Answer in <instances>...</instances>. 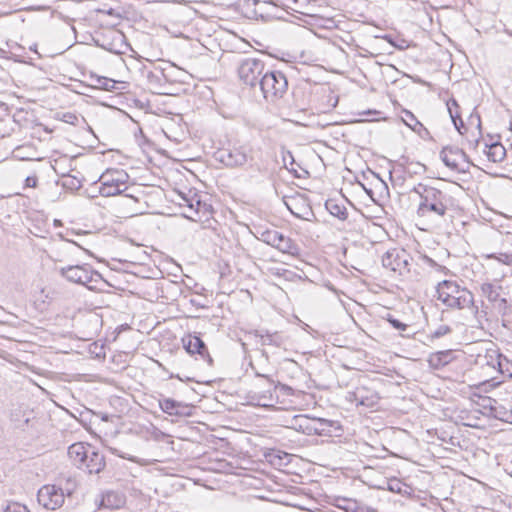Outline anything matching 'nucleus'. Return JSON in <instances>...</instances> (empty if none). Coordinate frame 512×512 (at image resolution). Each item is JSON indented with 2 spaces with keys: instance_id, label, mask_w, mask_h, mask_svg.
Listing matches in <instances>:
<instances>
[{
  "instance_id": "nucleus-12",
  "label": "nucleus",
  "mask_w": 512,
  "mask_h": 512,
  "mask_svg": "<svg viewBox=\"0 0 512 512\" xmlns=\"http://www.w3.org/2000/svg\"><path fill=\"white\" fill-rule=\"evenodd\" d=\"M444 305L453 309L472 308L475 313L478 312V307L474 305V296L467 288L460 291L458 294L451 298L445 297Z\"/></svg>"
},
{
  "instance_id": "nucleus-47",
  "label": "nucleus",
  "mask_w": 512,
  "mask_h": 512,
  "mask_svg": "<svg viewBox=\"0 0 512 512\" xmlns=\"http://www.w3.org/2000/svg\"><path fill=\"white\" fill-rule=\"evenodd\" d=\"M147 78L151 84L154 82H159V80H160V77L157 74H155L154 72H148Z\"/></svg>"
},
{
  "instance_id": "nucleus-43",
  "label": "nucleus",
  "mask_w": 512,
  "mask_h": 512,
  "mask_svg": "<svg viewBox=\"0 0 512 512\" xmlns=\"http://www.w3.org/2000/svg\"><path fill=\"white\" fill-rule=\"evenodd\" d=\"M469 121H470L471 124H473L474 121L476 122V127L478 128L479 133L481 134V118H480V115L478 113H472L470 115Z\"/></svg>"
},
{
  "instance_id": "nucleus-32",
  "label": "nucleus",
  "mask_w": 512,
  "mask_h": 512,
  "mask_svg": "<svg viewBox=\"0 0 512 512\" xmlns=\"http://www.w3.org/2000/svg\"><path fill=\"white\" fill-rule=\"evenodd\" d=\"M498 373L502 375H506L509 378H512V361H510L506 356H501L500 365L498 368Z\"/></svg>"
},
{
  "instance_id": "nucleus-45",
  "label": "nucleus",
  "mask_w": 512,
  "mask_h": 512,
  "mask_svg": "<svg viewBox=\"0 0 512 512\" xmlns=\"http://www.w3.org/2000/svg\"><path fill=\"white\" fill-rule=\"evenodd\" d=\"M417 133L422 139H431V134L429 130L422 124V129H417V131H414Z\"/></svg>"
},
{
  "instance_id": "nucleus-19",
  "label": "nucleus",
  "mask_w": 512,
  "mask_h": 512,
  "mask_svg": "<svg viewBox=\"0 0 512 512\" xmlns=\"http://www.w3.org/2000/svg\"><path fill=\"white\" fill-rule=\"evenodd\" d=\"M252 334L259 338L262 346L281 347L284 344V338L279 332H269L264 330H254Z\"/></svg>"
},
{
  "instance_id": "nucleus-15",
  "label": "nucleus",
  "mask_w": 512,
  "mask_h": 512,
  "mask_svg": "<svg viewBox=\"0 0 512 512\" xmlns=\"http://www.w3.org/2000/svg\"><path fill=\"white\" fill-rule=\"evenodd\" d=\"M379 399L380 397L376 391L370 390L364 386L357 387L354 391V402H356L357 405L374 407Z\"/></svg>"
},
{
  "instance_id": "nucleus-26",
  "label": "nucleus",
  "mask_w": 512,
  "mask_h": 512,
  "mask_svg": "<svg viewBox=\"0 0 512 512\" xmlns=\"http://www.w3.org/2000/svg\"><path fill=\"white\" fill-rule=\"evenodd\" d=\"M90 80L93 82V86L105 91H113L118 84L117 81L107 78L104 76H98L95 74L90 75Z\"/></svg>"
},
{
  "instance_id": "nucleus-16",
  "label": "nucleus",
  "mask_w": 512,
  "mask_h": 512,
  "mask_svg": "<svg viewBox=\"0 0 512 512\" xmlns=\"http://www.w3.org/2000/svg\"><path fill=\"white\" fill-rule=\"evenodd\" d=\"M106 466L105 457L93 448L89 451L83 467L89 474H99Z\"/></svg>"
},
{
  "instance_id": "nucleus-24",
  "label": "nucleus",
  "mask_w": 512,
  "mask_h": 512,
  "mask_svg": "<svg viewBox=\"0 0 512 512\" xmlns=\"http://www.w3.org/2000/svg\"><path fill=\"white\" fill-rule=\"evenodd\" d=\"M336 424V422L332 420H327L324 418H313V435L319 436H331L332 435V427Z\"/></svg>"
},
{
  "instance_id": "nucleus-13",
  "label": "nucleus",
  "mask_w": 512,
  "mask_h": 512,
  "mask_svg": "<svg viewBox=\"0 0 512 512\" xmlns=\"http://www.w3.org/2000/svg\"><path fill=\"white\" fill-rule=\"evenodd\" d=\"M159 406L164 413L171 416L189 417L192 415V407L190 405L171 398L160 399Z\"/></svg>"
},
{
  "instance_id": "nucleus-22",
  "label": "nucleus",
  "mask_w": 512,
  "mask_h": 512,
  "mask_svg": "<svg viewBox=\"0 0 512 512\" xmlns=\"http://www.w3.org/2000/svg\"><path fill=\"white\" fill-rule=\"evenodd\" d=\"M452 359L451 350L438 351L429 356L428 363L431 368L438 370L449 364Z\"/></svg>"
},
{
  "instance_id": "nucleus-54",
  "label": "nucleus",
  "mask_w": 512,
  "mask_h": 512,
  "mask_svg": "<svg viewBox=\"0 0 512 512\" xmlns=\"http://www.w3.org/2000/svg\"><path fill=\"white\" fill-rule=\"evenodd\" d=\"M401 335H402V337H405V336L409 337L410 336V334H401Z\"/></svg>"
},
{
  "instance_id": "nucleus-14",
  "label": "nucleus",
  "mask_w": 512,
  "mask_h": 512,
  "mask_svg": "<svg viewBox=\"0 0 512 512\" xmlns=\"http://www.w3.org/2000/svg\"><path fill=\"white\" fill-rule=\"evenodd\" d=\"M91 449V445H84L82 442L73 443L68 447V457L76 467L82 468Z\"/></svg>"
},
{
  "instance_id": "nucleus-42",
  "label": "nucleus",
  "mask_w": 512,
  "mask_h": 512,
  "mask_svg": "<svg viewBox=\"0 0 512 512\" xmlns=\"http://www.w3.org/2000/svg\"><path fill=\"white\" fill-rule=\"evenodd\" d=\"M496 400L490 398V397H485L483 398V403H482V407L483 408H489L491 413H493V411L495 410V407H494V404H496Z\"/></svg>"
},
{
  "instance_id": "nucleus-44",
  "label": "nucleus",
  "mask_w": 512,
  "mask_h": 512,
  "mask_svg": "<svg viewBox=\"0 0 512 512\" xmlns=\"http://www.w3.org/2000/svg\"><path fill=\"white\" fill-rule=\"evenodd\" d=\"M38 179L35 175L27 176L25 179V187L35 188L37 186Z\"/></svg>"
},
{
  "instance_id": "nucleus-23",
  "label": "nucleus",
  "mask_w": 512,
  "mask_h": 512,
  "mask_svg": "<svg viewBox=\"0 0 512 512\" xmlns=\"http://www.w3.org/2000/svg\"><path fill=\"white\" fill-rule=\"evenodd\" d=\"M326 210L339 220H346L348 218V211L344 204L338 202L336 199H327L325 202Z\"/></svg>"
},
{
  "instance_id": "nucleus-5",
  "label": "nucleus",
  "mask_w": 512,
  "mask_h": 512,
  "mask_svg": "<svg viewBox=\"0 0 512 512\" xmlns=\"http://www.w3.org/2000/svg\"><path fill=\"white\" fill-rule=\"evenodd\" d=\"M58 271L67 281L86 286L90 290L96 289L97 284L103 281L102 275L88 265H69L59 268Z\"/></svg>"
},
{
  "instance_id": "nucleus-35",
  "label": "nucleus",
  "mask_w": 512,
  "mask_h": 512,
  "mask_svg": "<svg viewBox=\"0 0 512 512\" xmlns=\"http://www.w3.org/2000/svg\"><path fill=\"white\" fill-rule=\"evenodd\" d=\"M386 320L390 323V325L396 329V330H400V331H406L408 329V325L401 322L400 320L394 318L392 315H388Z\"/></svg>"
},
{
  "instance_id": "nucleus-53",
  "label": "nucleus",
  "mask_w": 512,
  "mask_h": 512,
  "mask_svg": "<svg viewBox=\"0 0 512 512\" xmlns=\"http://www.w3.org/2000/svg\"><path fill=\"white\" fill-rule=\"evenodd\" d=\"M394 488H396V485H393V487H392V486H390V487H389V489H390L391 491H395V489H394Z\"/></svg>"
},
{
  "instance_id": "nucleus-18",
  "label": "nucleus",
  "mask_w": 512,
  "mask_h": 512,
  "mask_svg": "<svg viewBox=\"0 0 512 512\" xmlns=\"http://www.w3.org/2000/svg\"><path fill=\"white\" fill-rule=\"evenodd\" d=\"M465 289L464 287L459 286L454 281L449 280H443L437 285L436 292H437V298L439 301H441L443 304L445 303L447 296L448 298H451L452 296L458 294L460 291Z\"/></svg>"
},
{
  "instance_id": "nucleus-49",
  "label": "nucleus",
  "mask_w": 512,
  "mask_h": 512,
  "mask_svg": "<svg viewBox=\"0 0 512 512\" xmlns=\"http://www.w3.org/2000/svg\"><path fill=\"white\" fill-rule=\"evenodd\" d=\"M347 398L350 400V401H353L354 402V391L352 392H348V396Z\"/></svg>"
},
{
  "instance_id": "nucleus-28",
  "label": "nucleus",
  "mask_w": 512,
  "mask_h": 512,
  "mask_svg": "<svg viewBox=\"0 0 512 512\" xmlns=\"http://www.w3.org/2000/svg\"><path fill=\"white\" fill-rule=\"evenodd\" d=\"M290 212L297 218L301 220L311 221L312 218H314V212L312 208L308 205H302L301 208L297 207V204H294V206L290 204H286Z\"/></svg>"
},
{
  "instance_id": "nucleus-52",
  "label": "nucleus",
  "mask_w": 512,
  "mask_h": 512,
  "mask_svg": "<svg viewBox=\"0 0 512 512\" xmlns=\"http://www.w3.org/2000/svg\"><path fill=\"white\" fill-rule=\"evenodd\" d=\"M394 488H396V485H393V487H392V486H390V487H389V489H390L391 491H395V489H394Z\"/></svg>"
},
{
  "instance_id": "nucleus-46",
  "label": "nucleus",
  "mask_w": 512,
  "mask_h": 512,
  "mask_svg": "<svg viewBox=\"0 0 512 512\" xmlns=\"http://www.w3.org/2000/svg\"><path fill=\"white\" fill-rule=\"evenodd\" d=\"M109 450L112 454L120 457V458H123V459H128V460H132L133 461V458L130 457L129 455L125 454V453H122L118 448L116 447H109Z\"/></svg>"
},
{
  "instance_id": "nucleus-27",
  "label": "nucleus",
  "mask_w": 512,
  "mask_h": 512,
  "mask_svg": "<svg viewBox=\"0 0 512 512\" xmlns=\"http://www.w3.org/2000/svg\"><path fill=\"white\" fill-rule=\"evenodd\" d=\"M487 157L492 162H501L506 156V150L500 142L492 143L487 146Z\"/></svg>"
},
{
  "instance_id": "nucleus-6",
  "label": "nucleus",
  "mask_w": 512,
  "mask_h": 512,
  "mask_svg": "<svg viewBox=\"0 0 512 512\" xmlns=\"http://www.w3.org/2000/svg\"><path fill=\"white\" fill-rule=\"evenodd\" d=\"M440 158L447 167L459 173H466L472 165L468 155L457 146L443 147Z\"/></svg>"
},
{
  "instance_id": "nucleus-48",
  "label": "nucleus",
  "mask_w": 512,
  "mask_h": 512,
  "mask_svg": "<svg viewBox=\"0 0 512 512\" xmlns=\"http://www.w3.org/2000/svg\"><path fill=\"white\" fill-rule=\"evenodd\" d=\"M385 40H387L390 44H392L393 46L397 47V48H400L402 49L403 47L402 46H399V45H396L393 40H392V37L390 35H385L383 37Z\"/></svg>"
},
{
  "instance_id": "nucleus-39",
  "label": "nucleus",
  "mask_w": 512,
  "mask_h": 512,
  "mask_svg": "<svg viewBox=\"0 0 512 512\" xmlns=\"http://www.w3.org/2000/svg\"><path fill=\"white\" fill-rule=\"evenodd\" d=\"M276 1L279 2L283 7L297 11L299 8L300 2H303L304 0H276Z\"/></svg>"
},
{
  "instance_id": "nucleus-1",
  "label": "nucleus",
  "mask_w": 512,
  "mask_h": 512,
  "mask_svg": "<svg viewBox=\"0 0 512 512\" xmlns=\"http://www.w3.org/2000/svg\"><path fill=\"white\" fill-rule=\"evenodd\" d=\"M411 193L418 195L419 203L417 215L419 217L443 218L452 205V198L447 193L435 187L418 183L411 189Z\"/></svg>"
},
{
  "instance_id": "nucleus-17",
  "label": "nucleus",
  "mask_w": 512,
  "mask_h": 512,
  "mask_svg": "<svg viewBox=\"0 0 512 512\" xmlns=\"http://www.w3.org/2000/svg\"><path fill=\"white\" fill-rule=\"evenodd\" d=\"M501 356L498 350L487 349L484 354H478L476 357V364L480 367H488L498 372L501 361Z\"/></svg>"
},
{
  "instance_id": "nucleus-3",
  "label": "nucleus",
  "mask_w": 512,
  "mask_h": 512,
  "mask_svg": "<svg viewBox=\"0 0 512 512\" xmlns=\"http://www.w3.org/2000/svg\"><path fill=\"white\" fill-rule=\"evenodd\" d=\"M128 179L129 175L124 170L108 169L99 177V193L104 197L124 194L125 197L138 201L133 195L125 193L128 189Z\"/></svg>"
},
{
  "instance_id": "nucleus-50",
  "label": "nucleus",
  "mask_w": 512,
  "mask_h": 512,
  "mask_svg": "<svg viewBox=\"0 0 512 512\" xmlns=\"http://www.w3.org/2000/svg\"><path fill=\"white\" fill-rule=\"evenodd\" d=\"M256 376H258V377H264V378L268 379L269 381H271V380L269 379V377H268V376H266V375H263V374H260V373H256Z\"/></svg>"
},
{
  "instance_id": "nucleus-36",
  "label": "nucleus",
  "mask_w": 512,
  "mask_h": 512,
  "mask_svg": "<svg viewBox=\"0 0 512 512\" xmlns=\"http://www.w3.org/2000/svg\"><path fill=\"white\" fill-rule=\"evenodd\" d=\"M488 257L492 258V259H496L499 262L506 264V265L512 264V253H499L498 255L491 254Z\"/></svg>"
},
{
  "instance_id": "nucleus-34",
  "label": "nucleus",
  "mask_w": 512,
  "mask_h": 512,
  "mask_svg": "<svg viewBox=\"0 0 512 512\" xmlns=\"http://www.w3.org/2000/svg\"><path fill=\"white\" fill-rule=\"evenodd\" d=\"M187 202H188V207L190 210H193L195 212V214H199V212L201 210H204V211H207L208 210V205L206 203H203L201 200L197 199V200H187L185 199Z\"/></svg>"
},
{
  "instance_id": "nucleus-8",
  "label": "nucleus",
  "mask_w": 512,
  "mask_h": 512,
  "mask_svg": "<svg viewBox=\"0 0 512 512\" xmlns=\"http://www.w3.org/2000/svg\"><path fill=\"white\" fill-rule=\"evenodd\" d=\"M410 259L405 250L392 249L382 256V265L384 268L402 275L410 271Z\"/></svg>"
},
{
  "instance_id": "nucleus-21",
  "label": "nucleus",
  "mask_w": 512,
  "mask_h": 512,
  "mask_svg": "<svg viewBox=\"0 0 512 512\" xmlns=\"http://www.w3.org/2000/svg\"><path fill=\"white\" fill-rule=\"evenodd\" d=\"M292 427L305 435H313L315 430L313 429V418L307 415H296L292 419Z\"/></svg>"
},
{
  "instance_id": "nucleus-7",
  "label": "nucleus",
  "mask_w": 512,
  "mask_h": 512,
  "mask_svg": "<svg viewBox=\"0 0 512 512\" xmlns=\"http://www.w3.org/2000/svg\"><path fill=\"white\" fill-rule=\"evenodd\" d=\"M65 495L63 489L56 485L47 484L42 486L37 493L38 503L47 510H56L64 503Z\"/></svg>"
},
{
  "instance_id": "nucleus-20",
  "label": "nucleus",
  "mask_w": 512,
  "mask_h": 512,
  "mask_svg": "<svg viewBox=\"0 0 512 512\" xmlns=\"http://www.w3.org/2000/svg\"><path fill=\"white\" fill-rule=\"evenodd\" d=\"M447 110L449 112L450 118L454 124L455 129L461 134H464V131L462 129H465L464 122L460 115V107L458 105V102L451 98L447 101Z\"/></svg>"
},
{
  "instance_id": "nucleus-33",
  "label": "nucleus",
  "mask_w": 512,
  "mask_h": 512,
  "mask_svg": "<svg viewBox=\"0 0 512 512\" xmlns=\"http://www.w3.org/2000/svg\"><path fill=\"white\" fill-rule=\"evenodd\" d=\"M62 177L66 178L63 182V186L69 189H79L82 186L81 180L76 176L70 174H62Z\"/></svg>"
},
{
  "instance_id": "nucleus-10",
  "label": "nucleus",
  "mask_w": 512,
  "mask_h": 512,
  "mask_svg": "<svg viewBox=\"0 0 512 512\" xmlns=\"http://www.w3.org/2000/svg\"><path fill=\"white\" fill-rule=\"evenodd\" d=\"M184 349L190 355H198L199 359L212 365L213 359L209 354L208 348L200 336L188 334L182 338Z\"/></svg>"
},
{
  "instance_id": "nucleus-29",
  "label": "nucleus",
  "mask_w": 512,
  "mask_h": 512,
  "mask_svg": "<svg viewBox=\"0 0 512 512\" xmlns=\"http://www.w3.org/2000/svg\"><path fill=\"white\" fill-rule=\"evenodd\" d=\"M102 504L109 508H119L124 504V498L115 492H108L103 496Z\"/></svg>"
},
{
  "instance_id": "nucleus-40",
  "label": "nucleus",
  "mask_w": 512,
  "mask_h": 512,
  "mask_svg": "<svg viewBox=\"0 0 512 512\" xmlns=\"http://www.w3.org/2000/svg\"><path fill=\"white\" fill-rule=\"evenodd\" d=\"M451 332V328L448 325H440L435 331L431 333L432 338H440Z\"/></svg>"
},
{
  "instance_id": "nucleus-30",
  "label": "nucleus",
  "mask_w": 512,
  "mask_h": 512,
  "mask_svg": "<svg viewBox=\"0 0 512 512\" xmlns=\"http://www.w3.org/2000/svg\"><path fill=\"white\" fill-rule=\"evenodd\" d=\"M402 120L406 126H408L412 131H417V129H422V123L416 118V116L409 110H402Z\"/></svg>"
},
{
  "instance_id": "nucleus-4",
  "label": "nucleus",
  "mask_w": 512,
  "mask_h": 512,
  "mask_svg": "<svg viewBox=\"0 0 512 512\" xmlns=\"http://www.w3.org/2000/svg\"><path fill=\"white\" fill-rule=\"evenodd\" d=\"M266 70L265 61L256 57H241L237 61L236 72L239 81L252 90H256Z\"/></svg>"
},
{
  "instance_id": "nucleus-31",
  "label": "nucleus",
  "mask_w": 512,
  "mask_h": 512,
  "mask_svg": "<svg viewBox=\"0 0 512 512\" xmlns=\"http://www.w3.org/2000/svg\"><path fill=\"white\" fill-rule=\"evenodd\" d=\"M280 234L281 232L276 230H265L261 233L260 239L264 243L274 247L278 241V238H280Z\"/></svg>"
},
{
  "instance_id": "nucleus-11",
  "label": "nucleus",
  "mask_w": 512,
  "mask_h": 512,
  "mask_svg": "<svg viewBox=\"0 0 512 512\" xmlns=\"http://www.w3.org/2000/svg\"><path fill=\"white\" fill-rule=\"evenodd\" d=\"M480 290L484 297H486L490 302L494 303L500 313H506L507 300L501 295L503 291L501 285L487 282L481 284Z\"/></svg>"
},
{
  "instance_id": "nucleus-37",
  "label": "nucleus",
  "mask_w": 512,
  "mask_h": 512,
  "mask_svg": "<svg viewBox=\"0 0 512 512\" xmlns=\"http://www.w3.org/2000/svg\"><path fill=\"white\" fill-rule=\"evenodd\" d=\"M4 512H29V510L18 502H10L7 504Z\"/></svg>"
},
{
  "instance_id": "nucleus-41",
  "label": "nucleus",
  "mask_w": 512,
  "mask_h": 512,
  "mask_svg": "<svg viewBox=\"0 0 512 512\" xmlns=\"http://www.w3.org/2000/svg\"><path fill=\"white\" fill-rule=\"evenodd\" d=\"M421 259H422L423 264H425V265H427V266H429L431 268H435L437 270L442 268L441 265H439L436 261H434L432 258H430V257H428L426 255L422 256Z\"/></svg>"
},
{
  "instance_id": "nucleus-2",
  "label": "nucleus",
  "mask_w": 512,
  "mask_h": 512,
  "mask_svg": "<svg viewBox=\"0 0 512 512\" xmlns=\"http://www.w3.org/2000/svg\"><path fill=\"white\" fill-rule=\"evenodd\" d=\"M257 89L267 102L276 103L288 90L287 77L279 70L266 69Z\"/></svg>"
},
{
  "instance_id": "nucleus-38",
  "label": "nucleus",
  "mask_w": 512,
  "mask_h": 512,
  "mask_svg": "<svg viewBox=\"0 0 512 512\" xmlns=\"http://www.w3.org/2000/svg\"><path fill=\"white\" fill-rule=\"evenodd\" d=\"M61 120L65 123H68L71 125H78L80 118L75 113L66 112V113H63Z\"/></svg>"
},
{
  "instance_id": "nucleus-9",
  "label": "nucleus",
  "mask_w": 512,
  "mask_h": 512,
  "mask_svg": "<svg viewBox=\"0 0 512 512\" xmlns=\"http://www.w3.org/2000/svg\"><path fill=\"white\" fill-rule=\"evenodd\" d=\"M214 158L226 167H240L248 160L247 149L243 146L218 149L214 153Z\"/></svg>"
},
{
  "instance_id": "nucleus-25",
  "label": "nucleus",
  "mask_w": 512,
  "mask_h": 512,
  "mask_svg": "<svg viewBox=\"0 0 512 512\" xmlns=\"http://www.w3.org/2000/svg\"><path fill=\"white\" fill-rule=\"evenodd\" d=\"M274 247L280 252L290 255H296L299 253L298 245L292 239L286 237L282 233L280 234V238H278V241Z\"/></svg>"
},
{
  "instance_id": "nucleus-51",
  "label": "nucleus",
  "mask_w": 512,
  "mask_h": 512,
  "mask_svg": "<svg viewBox=\"0 0 512 512\" xmlns=\"http://www.w3.org/2000/svg\"><path fill=\"white\" fill-rule=\"evenodd\" d=\"M377 114L378 112L377 111H371V110H368L367 112H365V114Z\"/></svg>"
}]
</instances>
